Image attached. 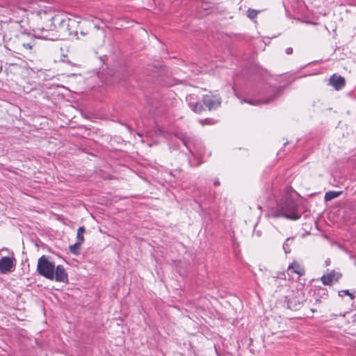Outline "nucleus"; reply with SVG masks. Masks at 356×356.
Instances as JSON below:
<instances>
[{"mask_svg": "<svg viewBox=\"0 0 356 356\" xmlns=\"http://www.w3.org/2000/svg\"><path fill=\"white\" fill-rule=\"evenodd\" d=\"M302 211L296 200L289 196L282 198L277 208L273 213L274 218L284 217L289 220H296L301 216Z\"/></svg>", "mask_w": 356, "mask_h": 356, "instance_id": "nucleus-1", "label": "nucleus"}, {"mask_svg": "<svg viewBox=\"0 0 356 356\" xmlns=\"http://www.w3.org/2000/svg\"><path fill=\"white\" fill-rule=\"evenodd\" d=\"M55 270V264L49 260L45 255L40 257L38 261L37 271L44 277L53 280L54 271Z\"/></svg>", "mask_w": 356, "mask_h": 356, "instance_id": "nucleus-2", "label": "nucleus"}, {"mask_svg": "<svg viewBox=\"0 0 356 356\" xmlns=\"http://www.w3.org/2000/svg\"><path fill=\"white\" fill-rule=\"evenodd\" d=\"M50 21H52L55 26L56 32L58 39L61 38L63 33H65L67 26H76L77 24L76 20L60 15L53 16Z\"/></svg>", "mask_w": 356, "mask_h": 356, "instance_id": "nucleus-3", "label": "nucleus"}, {"mask_svg": "<svg viewBox=\"0 0 356 356\" xmlns=\"http://www.w3.org/2000/svg\"><path fill=\"white\" fill-rule=\"evenodd\" d=\"M286 307L289 309L297 311L300 309L305 301V296L302 291H297L292 294L286 296Z\"/></svg>", "mask_w": 356, "mask_h": 356, "instance_id": "nucleus-4", "label": "nucleus"}, {"mask_svg": "<svg viewBox=\"0 0 356 356\" xmlns=\"http://www.w3.org/2000/svg\"><path fill=\"white\" fill-rule=\"evenodd\" d=\"M177 137L188 149L189 152L192 155L195 156V152L201 145L199 140L195 136L188 135L187 134L184 133L179 134Z\"/></svg>", "mask_w": 356, "mask_h": 356, "instance_id": "nucleus-5", "label": "nucleus"}, {"mask_svg": "<svg viewBox=\"0 0 356 356\" xmlns=\"http://www.w3.org/2000/svg\"><path fill=\"white\" fill-rule=\"evenodd\" d=\"M35 33L40 38H43L49 40H57L58 37L57 36L55 26L52 21L49 20V23L46 24V26L37 27L34 29Z\"/></svg>", "mask_w": 356, "mask_h": 356, "instance_id": "nucleus-6", "label": "nucleus"}, {"mask_svg": "<svg viewBox=\"0 0 356 356\" xmlns=\"http://www.w3.org/2000/svg\"><path fill=\"white\" fill-rule=\"evenodd\" d=\"M202 102L209 111L217 109L221 104V97L216 95H204Z\"/></svg>", "mask_w": 356, "mask_h": 356, "instance_id": "nucleus-7", "label": "nucleus"}, {"mask_svg": "<svg viewBox=\"0 0 356 356\" xmlns=\"http://www.w3.org/2000/svg\"><path fill=\"white\" fill-rule=\"evenodd\" d=\"M16 260L13 257H3L0 259V273L7 274L14 271Z\"/></svg>", "mask_w": 356, "mask_h": 356, "instance_id": "nucleus-8", "label": "nucleus"}, {"mask_svg": "<svg viewBox=\"0 0 356 356\" xmlns=\"http://www.w3.org/2000/svg\"><path fill=\"white\" fill-rule=\"evenodd\" d=\"M58 282L68 283V274L62 265L55 266L54 271L53 280Z\"/></svg>", "mask_w": 356, "mask_h": 356, "instance_id": "nucleus-9", "label": "nucleus"}, {"mask_svg": "<svg viewBox=\"0 0 356 356\" xmlns=\"http://www.w3.org/2000/svg\"><path fill=\"white\" fill-rule=\"evenodd\" d=\"M186 100L188 102L189 107L195 113L200 114L205 111L202 101H196L195 95H190L186 97Z\"/></svg>", "mask_w": 356, "mask_h": 356, "instance_id": "nucleus-10", "label": "nucleus"}, {"mask_svg": "<svg viewBox=\"0 0 356 356\" xmlns=\"http://www.w3.org/2000/svg\"><path fill=\"white\" fill-rule=\"evenodd\" d=\"M341 277V273L331 270L327 275H323L321 280L324 285H331L333 281L338 282Z\"/></svg>", "mask_w": 356, "mask_h": 356, "instance_id": "nucleus-11", "label": "nucleus"}, {"mask_svg": "<svg viewBox=\"0 0 356 356\" xmlns=\"http://www.w3.org/2000/svg\"><path fill=\"white\" fill-rule=\"evenodd\" d=\"M330 84L333 86L336 90H341L346 85V80L341 76L333 74L330 78Z\"/></svg>", "mask_w": 356, "mask_h": 356, "instance_id": "nucleus-12", "label": "nucleus"}, {"mask_svg": "<svg viewBox=\"0 0 356 356\" xmlns=\"http://www.w3.org/2000/svg\"><path fill=\"white\" fill-rule=\"evenodd\" d=\"M277 94V91L274 92V95L272 97L267 98V99H259V100H247V99H243L241 100V103L243 104L244 102H247L251 105H259L261 104H267L273 101V99L275 97V96Z\"/></svg>", "mask_w": 356, "mask_h": 356, "instance_id": "nucleus-13", "label": "nucleus"}, {"mask_svg": "<svg viewBox=\"0 0 356 356\" xmlns=\"http://www.w3.org/2000/svg\"><path fill=\"white\" fill-rule=\"evenodd\" d=\"M287 270L296 273L299 275L304 274V269L300 266L299 264L295 261L289 266Z\"/></svg>", "mask_w": 356, "mask_h": 356, "instance_id": "nucleus-14", "label": "nucleus"}, {"mask_svg": "<svg viewBox=\"0 0 356 356\" xmlns=\"http://www.w3.org/2000/svg\"><path fill=\"white\" fill-rule=\"evenodd\" d=\"M342 193H343L342 191H327L325 194V197H324L325 201V202L331 201V200H334V198L339 197Z\"/></svg>", "mask_w": 356, "mask_h": 356, "instance_id": "nucleus-15", "label": "nucleus"}, {"mask_svg": "<svg viewBox=\"0 0 356 356\" xmlns=\"http://www.w3.org/2000/svg\"><path fill=\"white\" fill-rule=\"evenodd\" d=\"M86 232V229L83 226L79 227L76 233V242L82 244L84 241L83 234Z\"/></svg>", "mask_w": 356, "mask_h": 356, "instance_id": "nucleus-16", "label": "nucleus"}, {"mask_svg": "<svg viewBox=\"0 0 356 356\" xmlns=\"http://www.w3.org/2000/svg\"><path fill=\"white\" fill-rule=\"evenodd\" d=\"M293 240H294L293 237H289L284 241V243L283 244V249H284V250L286 254H288V253L291 252L290 246L293 243Z\"/></svg>", "mask_w": 356, "mask_h": 356, "instance_id": "nucleus-17", "label": "nucleus"}, {"mask_svg": "<svg viewBox=\"0 0 356 356\" xmlns=\"http://www.w3.org/2000/svg\"><path fill=\"white\" fill-rule=\"evenodd\" d=\"M82 244L76 242L74 244L70 245L69 250L74 255L80 254V248Z\"/></svg>", "mask_w": 356, "mask_h": 356, "instance_id": "nucleus-18", "label": "nucleus"}, {"mask_svg": "<svg viewBox=\"0 0 356 356\" xmlns=\"http://www.w3.org/2000/svg\"><path fill=\"white\" fill-rule=\"evenodd\" d=\"M260 13V10H257L252 8H248L247 10V16L250 19H254L257 17V15Z\"/></svg>", "mask_w": 356, "mask_h": 356, "instance_id": "nucleus-19", "label": "nucleus"}, {"mask_svg": "<svg viewBox=\"0 0 356 356\" xmlns=\"http://www.w3.org/2000/svg\"><path fill=\"white\" fill-rule=\"evenodd\" d=\"M75 26H67V29H66L67 31H65V33H63L61 38L67 37V36H72V35H77V31L73 30L72 28H74Z\"/></svg>", "mask_w": 356, "mask_h": 356, "instance_id": "nucleus-20", "label": "nucleus"}, {"mask_svg": "<svg viewBox=\"0 0 356 356\" xmlns=\"http://www.w3.org/2000/svg\"><path fill=\"white\" fill-rule=\"evenodd\" d=\"M119 82H120V80H119V76L118 74H115L114 75L111 76V77L106 80L107 84H116V83H118Z\"/></svg>", "mask_w": 356, "mask_h": 356, "instance_id": "nucleus-21", "label": "nucleus"}, {"mask_svg": "<svg viewBox=\"0 0 356 356\" xmlns=\"http://www.w3.org/2000/svg\"><path fill=\"white\" fill-rule=\"evenodd\" d=\"M273 279L286 280V275L284 272L277 273L276 276H273Z\"/></svg>", "mask_w": 356, "mask_h": 356, "instance_id": "nucleus-22", "label": "nucleus"}, {"mask_svg": "<svg viewBox=\"0 0 356 356\" xmlns=\"http://www.w3.org/2000/svg\"><path fill=\"white\" fill-rule=\"evenodd\" d=\"M349 292V290H341L339 291L338 294L340 297H343L344 296H348Z\"/></svg>", "mask_w": 356, "mask_h": 356, "instance_id": "nucleus-23", "label": "nucleus"}, {"mask_svg": "<svg viewBox=\"0 0 356 356\" xmlns=\"http://www.w3.org/2000/svg\"><path fill=\"white\" fill-rule=\"evenodd\" d=\"M22 45L26 49H31L33 46V44L32 42H27V43H23Z\"/></svg>", "mask_w": 356, "mask_h": 356, "instance_id": "nucleus-24", "label": "nucleus"}, {"mask_svg": "<svg viewBox=\"0 0 356 356\" xmlns=\"http://www.w3.org/2000/svg\"><path fill=\"white\" fill-rule=\"evenodd\" d=\"M293 48H292V47H288V48H286V49L285 52H286V54L287 55H290V54H293Z\"/></svg>", "mask_w": 356, "mask_h": 356, "instance_id": "nucleus-25", "label": "nucleus"}, {"mask_svg": "<svg viewBox=\"0 0 356 356\" xmlns=\"http://www.w3.org/2000/svg\"><path fill=\"white\" fill-rule=\"evenodd\" d=\"M321 303V300L320 299V296L317 295L315 296V305H318Z\"/></svg>", "mask_w": 356, "mask_h": 356, "instance_id": "nucleus-26", "label": "nucleus"}, {"mask_svg": "<svg viewBox=\"0 0 356 356\" xmlns=\"http://www.w3.org/2000/svg\"><path fill=\"white\" fill-rule=\"evenodd\" d=\"M348 296L350 297V300H352L355 298V296L354 295L353 293L349 292V294Z\"/></svg>", "mask_w": 356, "mask_h": 356, "instance_id": "nucleus-27", "label": "nucleus"}, {"mask_svg": "<svg viewBox=\"0 0 356 356\" xmlns=\"http://www.w3.org/2000/svg\"><path fill=\"white\" fill-rule=\"evenodd\" d=\"M213 185H214L215 186H218L220 185V181H219V180H218V179L215 180V181H214V182H213Z\"/></svg>", "mask_w": 356, "mask_h": 356, "instance_id": "nucleus-28", "label": "nucleus"}, {"mask_svg": "<svg viewBox=\"0 0 356 356\" xmlns=\"http://www.w3.org/2000/svg\"><path fill=\"white\" fill-rule=\"evenodd\" d=\"M330 259H327V260L325 261V265L326 266H328L330 264Z\"/></svg>", "mask_w": 356, "mask_h": 356, "instance_id": "nucleus-29", "label": "nucleus"}, {"mask_svg": "<svg viewBox=\"0 0 356 356\" xmlns=\"http://www.w3.org/2000/svg\"><path fill=\"white\" fill-rule=\"evenodd\" d=\"M311 311L314 313L316 312H317V309L316 308H311Z\"/></svg>", "mask_w": 356, "mask_h": 356, "instance_id": "nucleus-30", "label": "nucleus"}]
</instances>
